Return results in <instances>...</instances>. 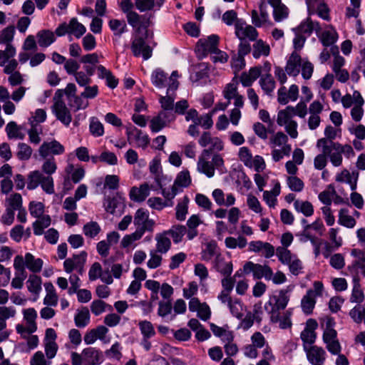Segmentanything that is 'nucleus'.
<instances>
[{
	"instance_id": "2f4dec72",
	"label": "nucleus",
	"mask_w": 365,
	"mask_h": 365,
	"mask_svg": "<svg viewBox=\"0 0 365 365\" xmlns=\"http://www.w3.org/2000/svg\"><path fill=\"white\" fill-rule=\"evenodd\" d=\"M338 223L347 228H353L356 225V220L349 215V210L346 208H341L339 212Z\"/></svg>"
},
{
	"instance_id": "6ab92c4d",
	"label": "nucleus",
	"mask_w": 365,
	"mask_h": 365,
	"mask_svg": "<svg viewBox=\"0 0 365 365\" xmlns=\"http://www.w3.org/2000/svg\"><path fill=\"white\" fill-rule=\"evenodd\" d=\"M322 339L326 349L331 354H339L341 351V346L337 338V333L323 334Z\"/></svg>"
},
{
	"instance_id": "052dcab7",
	"label": "nucleus",
	"mask_w": 365,
	"mask_h": 365,
	"mask_svg": "<svg viewBox=\"0 0 365 365\" xmlns=\"http://www.w3.org/2000/svg\"><path fill=\"white\" fill-rule=\"evenodd\" d=\"M15 34V28L14 26H9L0 32V43H10Z\"/></svg>"
},
{
	"instance_id": "f03ea898",
	"label": "nucleus",
	"mask_w": 365,
	"mask_h": 365,
	"mask_svg": "<svg viewBox=\"0 0 365 365\" xmlns=\"http://www.w3.org/2000/svg\"><path fill=\"white\" fill-rule=\"evenodd\" d=\"M39 185L47 194L54 193L53 179L51 175H44L39 170L31 172L28 176L27 188L34 190Z\"/></svg>"
},
{
	"instance_id": "a18cd8bd",
	"label": "nucleus",
	"mask_w": 365,
	"mask_h": 365,
	"mask_svg": "<svg viewBox=\"0 0 365 365\" xmlns=\"http://www.w3.org/2000/svg\"><path fill=\"white\" fill-rule=\"evenodd\" d=\"M276 255L279 261L286 265H287L295 256V255H293L287 248L284 247H278L276 249Z\"/></svg>"
},
{
	"instance_id": "dca6fc26",
	"label": "nucleus",
	"mask_w": 365,
	"mask_h": 365,
	"mask_svg": "<svg viewBox=\"0 0 365 365\" xmlns=\"http://www.w3.org/2000/svg\"><path fill=\"white\" fill-rule=\"evenodd\" d=\"M309 14H313L317 6V15L325 21L330 20L329 9L327 5L321 0H306Z\"/></svg>"
},
{
	"instance_id": "13d9d810",
	"label": "nucleus",
	"mask_w": 365,
	"mask_h": 365,
	"mask_svg": "<svg viewBox=\"0 0 365 365\" xmlns=\"http://www.w3.org/2000/svg\"><path fill=\"white\" fill-rule=\"evenodd\" d=\"M331 51L334 55V61L332 65V71L333 72L343 69L342 67L344 65L345 59L344 57L341 56L339 54V49L336 46H333L331 48Z\"/></svg>"
},
{
	"instance_id": "864d4df0",
	"label": "nucleus",
	"mask_w": 365,
	"mask_h": 365,
	"mask_svg": "<svg viewBox=\"0 0 365 365\" xmlns=\"http://www.w3.org/2000/svg\"><path fill=\"white\" fill-rule=\"evenodd\" d=\"M289 9L284 4H281L273 9V17L275 21L280 22L289 16Z\"/></svg>"
},
{
	"instance_id": "1a4fd4ad",
	"label": "nucleus",
	"mask_w": 365,
	"mask_h": 365,
	"mask_svg": "<svg viewBox=\"0 0 365 365\" xmlns=\"http://www.w3.org/2000/svg\"><path fill=\"white\" fill-rule=\"evenodd\" d=\"M145 36H140L136 34L131 43V50L133 55L136 57L142 56L144 60H148L152 56V48L146 44Z\"/></svg>"
},
{
	"instance_id": "e2e57ef3",
	"label": "nucleus",
	"mask_w": 365,
	"mask_h": 365,
	"mask_svg": "<svg viewBox=\"0 0 365 365\" xmlns=\"http://www.w3.org/2000/svg\"><path fill=\"white\" fill-rule=\"evenodd\" d=\"M121 350L120 344L115 342L111 346L110 349L106 351L105 354L108 358L119 361L122 357Z\"/></svg>"
},
{
	"instance_id": "aec40b11",
	"label": "nucleus",
	"mask_w": 365,
	"mask_h": 365,
	"mask_svg": "<svg viewBox=\"0 0 365 365\" xmlns=\"http://www.w3.org/2000/svg\"><path fill=\"white\" fill-rule=\"evenodd\" d=\"M358 178L359 173L357 171L350 173L346 169L343 170L336 175V181L349 184L352 191L356 189Z\"/></svg>"
},
{
	"instance_id": "5701e85b",
	"label": "nucleus",
	"mask_w": 365,
	"mask_h": 365,
	"mask_svg": "<svg viewBox=\"0 0 365 365\" xmlns=\"http://www.w3.org/2000/svg\"><path fill=\"white\" fill-rule=\"evenodd\" d=\"M150 194L148 184H142L139 187H133L130 191V197L134 202H143Z\"/></svg>"
},
{
	"instance_id": "c756f323",
	"label": "nucleus",
	"mask_w": 365,
	"mask_h": 365,
	"mask_svg": "<svg viewBox=\"0 0 365 365\" xmlns=\"http://www.w3.org/2000/svg\"><path fill=\"white\" fill-rule=\"evenodd\" d=\"M166 233L171 236L175 244H178L182 240L183 236L186 233L187 234V231L185 226L181 225H175L172 226L170 230H166Z\"/></svg>"
},
{
	"instance_id": "cd10ccee",
	"label": "nucleus",
	"mask_w": 365,
	"mask_h": 365,
	"mask_svg": "<svg viewBox=\"0 0 365 365\" xmlns=\"http://www.w3.org/2000/svg\"><path fill=\"white\" fill-rule=\"evenodd\" d=\"M259 83L264 92L271 96L276 86V82L270 73L262 74Z\"/></svg>"
},
{
	"instance_id": "39448f33",
	"label": "nucleus",
	"mask_w": 365,
	"mask_h": 365,
	"mask_svg": "<svg viewBox=\"0 0 365 365\" xmlns=\"http://www.w3.org/2000/svg\"><path fill=\"white\" fill-rule=\"evenodd\" d=\"M317 147L321 148L322 152L324 153L327 157H329L330 162L334 167H339L341 165L343 158L340 150V143L327 145L326 140H318Z\"/></svg>"
},
{
	"instance_id": "49530a36",
	"label": "nucleus",
	"mask_w": 365,
	"mask_h": 365,
	"mask_svg": "<svg viewBox=\"0 0 365 365\" xmlns=\"http://www.w3.org/2000/svg\"><path fill=\"white\" fill-rule=\"evenodd\" d=\"M31 128L28 130V135L29 142L34 145H38L41 143V138L40 134L42 133L41 128H38L37 124H34L33 121L31 122Z\"/></svg>"
},
{
	"instance_id": "bb28decb",
	"label": "nucleus",
	"mask_w": 365,
	"mask_h": 365,
	"mask_svg": "<svg viewBox=\"0 0 365 365\" xmlns=\"http://www.w3.org/2000/svg\"><path fill=\"white\" fill-rule=\"evenodd\" d=\"M328 29L320 34L318 37L324 46L333 45L338 38V34L332 26H328Z\"/></svg>"
},
{
	"instance_id": "9d476101",
	"label": "nucleus",
	"mask_w": 365,
	"mask_h": 365,
	"mask_svg": "<svg viewBox=\"0 0 365 365\" xmlns=\"http://www.w3.org/2000/svg\"><path fill=\"white\" fill-rule=\"evenodd\" d=\"M318 327L317 322L314 319H309L307 321L306 327L301 332L300 338L303 341L304 349L308 348L315 342L317 333L315 330Z\"/></svg>"
},
{
	"instance_id": "a878e982",
	"label": "nucleus",
	"mask_w": 365,
	"mask_h": 365,
	"mask_svg": "<svg viewBox=\"0 0 365 365\" xmlns=\"http://www.w3.org/2000/svg\"><path fill=\"white\" fill-rule=\"evenodd\" d=\"M315 294L312 289L307 290L306 294L302 297L301 301V307L302 311L306 314L312 313L313 309L315 306Z\"/></svg>"
},
{
	"instance_id": "e433bc0d",
	"label": "nucleus",
	"mask_w": 365,
	"mask_h": 365,
	"mask_svg": "<svg viewBox=\"0 0 365 365\" xmlns=\"http://www.w3.org/2000/svg\"><path fill=\"white\" fill-rule=\"evenodd\" d=\"M24 319L29 325L30 332H35L37 329L36 319L37 318V312L34 308L26 309L23 311Z\"/></svg>"
},
{
	"instance_id": "412c9836",
	"label": "nucleus",
	"mask_w": 365,
	"mask_h": 365,
	"mask_svg": "<svg viewBox=\"0 0 365 365\" xmlns=\"http://www.w3.org/2000/svg\"><path fill=\"white\" fill-rule=\"evenodd\" d=\"M214 268L223 276L229 277L232 272V262L226 261L221 255H217L214 261Z\"/></svg>"
},
{
	"instance_id": "4c0bfd02",
	"label": "nucleus",
	"mask_w": 365,
	"mask_h": 365,
	"mask_svg": "<svg viewBox=\"0 0 365 365\" xmlns=\"http://www.w3.org/2000/svg\"><path fill=\"white\" fill-rule=\"evenodd\" d=\"M75 324L79 328H83L87 326L90 322L89 311L86 307L78 310L74 317Z\"/></svg>"
},
{
	"instance_id": "4be33fe9",
	"label": "nucleus",
	"mask_w": 365,
	"mask_h": 365,
	"mask_svg": "<svg viewBox=\"0 0 365 365\" xmlns=\"http://www.w3.org/2000/svg\"><path fill=\"white\" fill-rule=\"evenodd\" d=\"M252 22L257 27H261L269 21V14L267 11V5L262 2L259 5V15L256 10L252 11Z\"/></svg>"
},
{
	"instance_id": "72a5a7b5",
	"label": "nucleus",
	"mask_w": 365,
	"mask_h": 365,
	"mask_svg": "<svg viewBox=\"0 0 365 365\" xmlns=\"http://www.w3.org/2000/svg\"><path fill=\"white\" fill-rule=\"evenodd\" d=\"M38 220L33 223L34 233L36 235H41L43 232V230L51 225V217L49 215H42L38 217Z\"/></svg>"
},
{
	"instance_id": "c03bdc74",
	"label": "nucleus",
	"mask_w": 365,
	"mask_h": 365,
	"mask_svg": "<svg viewBox=\"0 0 365 365\" xmlns=\"http://www.w3.org/2000/svg\"><path fill=\"white\" fill-rule=\"evenodd\" d=\"M138 327L143 338H152L155 335V331L152 323L147 320L140 321Z\"/></svg>"
},
{
	"instance_id": "0e129e2a",
	"label": "nucleus",
	"mask_w": 365,
	"mask_h": 365,
	"mask_svg": "<svg viewBox=\"0 0 365 365\" xmlns=\"http://www.w3.org/2000/svg\"><path fill=\"white\" fill-rule=\"evenodd\" d=\"M90 131L96 137L102 136L104 133L103 124L96 118H92L90 123Z\"/></svg>"
},
{
	"instance_id": "774afa93",
	"label": "nucleus",
	"mask_w": 365,
	"mask_h": 365,
	"mask_svg": "<svg viewBox=\"0 0 365 365\" xmlns=\"http://www.w3.org/2000/svg\"><path fill=\"white\" fill-rule=\"evenodd\" d=\"M349 316L357 324L362 322L365 324V307L360 309L354 307L349 312Z\"/></svg>"
},
{
	"instance_id": "f704fd0d",
	"label": "nucleus",
	"mask_w": 365,
	"mask_h": 365,
	"mask_svg": "<svg viewBox=\"0 0 365 365\" xmlns=\"http://www.w3.org/2000/svg\"><path fill=\"white\" fill-rule=\"evenodd\" d=\"M294 207L296 211L302 213L306 217H310L314 213V207L309 201L297 200L294 202Z\"/></svg>"
},
{
	"instance_id": "4468645a",
	"label": "nucleus",
	"mask_w": 365,
	"mask_h": 365,
	"mask_svg": "<svg viewBox=\"0 0 365 365\" xmlns=\"http://www.w3.org/2000/svg\"><path fill=\"white\" fill-rule=\"evenodd\" d=\"M249 250L255 253H260L265 258L272 257L275 252L273 245L269 242L260 240L250 242L249 243Z\"/></svg>"
},
{
	"instance_id": "8fccbe9b",
	"label": "nucleus",
	"mask_w": 365,
	"mask_h": 365,
	"mask_svg": "<svg viewBox=\"0 0 365 365\" xmlns=\"http://www.w3.org/2000/svg\"><path fill=\"white\" fill-rule=\"evenodd\" d=\"M189 199L187 196H185L183 199L179 202L176 206V219L180 221H183L187 213V204Z\"/></svg>"
},
{
	"instance_id": "09e8293b",
	"label": "nucleus",
	"mask_w": 365,
	"mask_h": 365,
	"mask_svg": "<svg viewBox=\"0 0 365 365\" xmlns=\"http://www.w3.org/2000/svg\"><path fill=\"white\" fill-rule=\"evenodd\" d=\"M30 292L38 294L41 289V278L37 275L31 274L26 282Z\"/></svg>"
},
{
	"instance_id": "69168bd1",
	"label": "nucleus",
	"mask_w": 365,
	"mask_h": 365,
	"mask_svg": "<svg viewBox=\"0 0 365 365\" xmlns=\"http://www.w3.org/2000/svg\"><path fill=\"white\" fill-rule=\"evenodd\" d=\"M112 309L111 306L108 305L102 300L98 299L92 302L91 304V310L95 316H98L106 311V308Z\"/></svg>"
},
{
	"instance_id": "393cba45",
	"label": "nucleus",
	"mask_w": 365,
	"mask_h": 365,
	"mask_svg": "<svg viewBox=\"0 0 365 365\" xmlns=\"http://www.w3.org/2000/svg\"><path fill=\"white\" fill-rule=\"evenodd\" d=\"M156 241V252L160 254H165L169 251L171 247V241L168 237V234L166 231L162 233H158L155 236Z\"/></svg>"
},
{
	"instance_id": "bf43d9fd",
	"label": "nucleus",
	"mask_w": 365,
	"mask_h": 365,
	"mask_svg": "<svg viewBox=\"0 0 365 365\" xmlns=\"http://www.w3.org/2000/svg\"><path fill=\"white\" fill-rule=\"evenodd\" d=\"M217 245L215 242H208L201 252V259L203 261H210L216 255Z\"/></svg>"
},
{
	"instance_id": "6e6d98bb",
	"label": "nucleus",
	"mask_w": 365,
	"mask_h": 365,
	"mask_svg": "<svg viewBox=\"0 0 365 365\" xmlns=\"http://www.w3.org/2000/svg\"><path fill=\"white\" fill-rule=\"evenodd\" d=\"M288 137L283 132H277L274 135H273L270 140V144L272 145V147H282L284 148L285 145H290L287 144Z\"/></svg>"
},
{
	"instance_id": "f3484780",
	"label": "nucleus",
	"mask_w": 365,
	"mask_h": 365,
	"mask_svg": "<svg viewBox=\"0 0 365 365\" xmlns=\"http://www.w3.org/2000/svg\"><path fill=\"white\" fill-rule=\"evenodd\" d=\"M304 350L310 364H324L326 351L323 348L317 346H311Z\"/></svg>"
},
{
	"instance_id": "423d86ee",
	"label": "nucleus",
	"mask_w": 365,
	"mask_h": 365,
	"mask_svg": "<svg viewBox=\"0 0 365 365\" xmlns=\"http://www.w3.org/2000/svg\"><path fill=\"white\" fill-rule=\"evenodd\" d=\"M87 252L81 251L78 255H73L71 257L66 259L63 262V268L66 273H71L76 270L78 274L82 275L84 273V267L87 259Z\"/></svg>"
},
{
	"instance_id": "a19ab883",
	"label": "nucleus",
	"mask_w": 365,
	"mask_h": 365,
	"mask_svg": "<svg viewBox=\"0 0 365 365\" xmlns=\"http://www.w3.org/2000/svg\"><path fill=\"white\" fill-rule=\"evenodd\" d=\"M269 51V45L265 44L262 40H258L253 45L252 55L255 58H259L261 56H267Z\"/></svg>"
},
{
	"instance_id": "4d7b16f0",
	"label": "nucleus",
	"mask_w": 365,
	"mask_h": 365,
	"mask_svg": "<svg viewBox=\"0 0 365 365\" xmlns=\"http://www.w3.org/2000/svg\"><path fill=\"white\" fill-rule=\"evenodd\" d=\"M147 203L150 207L157 210H161L165 207H171L173 205V202L168 203L167 202H164L160 197H158L149 198L147 201Z\"/></svg>"
},
{
	"instance_id": "de8ad7c7",
	"label": "nucleus",
	"mask_w": 365,
	"mask_h": 365,
	"mask_svg": "<svg viewBox=\"0 0 365 365\" xmlns=\"http://www.w3.org/2000/svg\"><path fill=\"white\" fill-rule=\"evenodd\" d=\"M101 228L96 222H89L84 225L83 227V234L90 238H94L101 232Z\"/></svg>"
},
{
	"instance_id": "338daca9",
	"label": "nucleus",
	"mask_w": 365,
	"mask_h": 365,
	"mask_svg": "<svg viewBox=\"0 0 365 365\" xmlns=\"http://www.w3.org/2000/svg\"><path fill=\"white\" fill-rule=\"evenodd\" d=\"M227 307L230 309V311L232 316L237 319H240L242 317V305L241 302L238 299H234Z\"/></svg>"
},
{
	"instance_id": "ea45409f",
	"label": "nucleus",
	"mask_w": 365,
	"mask_h": 365,
	"mask_svg": "<svg viewBox=\"0 0 365 365\" xmlns=\"http://www.w3.org/2000/svg\"><path fill=\"white\" fill-rule=\"evenodd\" d=\"M272 269L269 265L266 264H257L254 279H260L262 278H264L266 280L269 281L272 278Z\"/></svg>"
},
{
	"instance_id": "7ed1b4c3",
	"label": "nucleus",
	"mask_w": 365,
	"mask_h": 365,
	"mask_svg": "<svg viewBox=\"0 0 365 365\" xmlns=\"http://www.w3.org/2000/svg\"><path fill=\"white\" fill-rule=\"evenodd\" d=\"M288 293V289L280 290L278 294L274 295L269 299L268 305L271 307L270 309L267 304L265 305V309L272 314V322H277L279 320V311L286 308L289 300Z\"/></svg>"
},
{
	"instance_id": "f8f14e48",
	"label": "nucleus",
	"mask_w": 365,
	"mask_h": 365,
	"mask_svg": "<svg viewBox=\"0 0 365 365\" xmlns=\"http://www.w3.org/2000/svg\"><path fill=\"white\" fill-rule=\"evenodd\" d=\"M210 158V150H203L198 158L197 163V170L205 174L208 178H212L215 175V168L209 160Z\"/></svg>"
},
{
	"instance_id": "37998d69",
	"label": "nucleus",
	"mask_w": 365,
	"mask_h": 365,
	"mask_svg": "<svg viewBox=\"0 0 365 365\" xmlns=\"http://www.w3.org/2000/svg\"><path fill=\"white\" fill-rule=\"evenodd\" d=\"M6 132L10 139L18 138L22 140L24 138V134L21 133V128L14 121H11L6 125Z\"/></svg>"
},
{
	"instance_id": "f257e3e1",
	"label": "nucleus",
	"mask_w": 365,
	"mask_h": 365,
	"mask_svg": "<svg viewBox=\"0 0 365 365\" xmlns=\"http://www.w3.org/2000/svg\"><path fill=\"white\" fill-rule=\"evenodd\" d=\"M72 365H99L103 360L102 352L94 348L88 347L83 349L81 354L71 352Z\"/></svg>"
},
{
	"instance_id": "6e6552de",
	"label": "nucleus",
	"mask_w": 365,
	"mask_h": 365,
	"mask_svg": "<svg viewBox=\"0 0 365 365\" xmlns=\"http://www.w3.org/2000/svg\"><path fill=\"white\" fill-rule=\"evenodd\" d=\"M220 38L216 34H212L206 38H200L196 46V51L200 57H205L208 53H212L218 48Z\"/></svg>"
},
{
	"instance_id": "ddd939ff",
	"label": "nucleus",
	"mask_w": 365,
	"mask_h": 365,
	"mask_svg": "<svg viewBox=\"0 0 365 365\" xmlns=\"http://www.w3.org/2000/svg\"><path fill=\"white\" fill-rule=\"evenodd\" d=\"M42 158H46L50 154L54 155H61L65 152V148L58 141L53 140L51 142H43L38 150Z\"/></svg>"
},
{
	"instance_id": "a211bd4d",
	"label": "nucleus",
	"mask_w": 365,
	"mask_h": 365,
	"mask_svg": "<svg viewBox=\"0 0 365 365\" xmlns=\"http://www.w3.org/2000/svg\"><path fill=\"white\" fill-rule=\"evenodd\" d=\"M302 65V58L299 53L294 51L289 57L285 66V71L290 76L296 77L299 73Z\"/></svg>"
},
{
	"instance_id": "5fc2aeb1",
	"label": "nucleus",
	"mask_w": 365,
	"mask_h": 365,
	"mask_svg": "<svg viewBox=\"0 0 365 365\" xmlns=\"http://www.w3.org/2000/svg\"><path fill=\"white\" fill-rule=\"evenodd\" d=\"M32 148L30 145L24 143H19L18 144V152L16 155L21 160H29L32 155Z\"/></svg>"
},
{
	"instance_id": "603ef678",
	"label": "nucleus",
	"mask_w": 365,
	"mask_h": 365,
	"mask_svg": "<svg viewBox=\"0 0 365 365\" xmlns=\"http://www.w3.org/2000/svg\"><path fill=\"white\" fill-rule=\"evenodd\" d=\"M45 161L41 165L42 173L47 175H52L57 170V165L53 157L44 158Z\"/></svg>"
},
{
	"instance_id": "79ce46f5",
	"label": "nucleus",
	"mask_w": 365,
	"mask_h": 365,
	"mask_svg": "<svg viewBox=\"0 0 365 365\" xmlns=\"http://www.w3.org/2000/svg\"><path fill=\"white\" fill-rule=\"evenodd\" d=\"M150 172L154 175V180L159 187H162V169L160 160H153L149 165Z\"/></svg>"
},
{
	"instance_id": "c9c22d12",
	"label": "nucleus",
	"mask_w": 365,
	"mask_h": 365,
	"mask_svg": "<svg viewBox=\"0 0 365 365\" xmlns=\"http://www.w3.org/2000/svg\"><path fill=\"white\" fill-rule=\"evenodd\" d=\"M168 80L166 73L160 68H157L152 73L151 81L153 84L159 88L165 86Z\"/></svg>"
},
{
	"instance_id": "20e7f679",
	"label": "nucleus",
	"mask_w": 365,
	"mask_h": 365,
	"mask_svg": "<svg viewBox=\"0 0 365 365\" xmlns=\"http://www.w3.org/2000/svg\"><path fill=\"white\" fill-rule=\"evenodd\" d=\"M133 224L136 227L135 231L143 237L146 232H153L155 222L153 219L149 218L148 210L139 208L135 213Z\"/></svg>"
},
{
	"instance_id": "680f3d73",
	"label": "nucleus",
	"mask_w": 365,
	"mask_h": 365,
	"mask_svg": "<svg viewBox=\"0 0 365 365\" xmlns=\"http://www.w3.org/2000/svg\"><path fill=\"white\" fill-rule=\"evenodd\" d=\"M191 182L190 173L187 170L179 173L175 180L174 185L178 187H187Z\"/></svg>"
},
{
	"instance_id": "b1692460",
	"label": "nucleus",
	"mask_w": 365,
	"mask_h": 365,
	"mask_svg": "<svg viewBox=\"0 0 365 365\" xmlns=\"http://www.w3.org/2000/svg\"><path fill=\"white\" fill-rule=\"evenodd\" d=\"M108 26L113 33L114 41H118L122 34L128 31L127 25L124 20L110 19L108 21Z\"/></svg>"
},
{
	"instance_id": "2eb2a0df",
	"label": "nucleus",
	"mask_w": 365,
	"mask_h": 365,
	"mask_svg": "<svg viewBox=\"0 0 365 365\" xmlns=\"http://www.w3.org/2000/svg\"><path fill=\"white\" fill-rule=\"evenodd\" d=\"M103 205L108 212L114 214L116 211L120 212L124 209L125 198L120 192H116L113 197L106 198Z\"/></svg>"
},
{
	"instance_id": "9b49d317",
	"label": "nucleus",
	"mask_w": 365,
	"mask_h": 365,
	"mask_svg": "<svg viewBox=\"0 0 365 365\" xmlns=\"http://www.w3.org/2000/svg\"><path fill=\"white\" fill-rule=\"evenodd\" d=\"M52 113L56 119L68 127L72 121V115L70 109L63 101L56 102L51 106Z\"/></svg>"
},
{
	"instance_id": "58836bf2",
	"label": "nucleus",
	"mask_w": 365,
	"mask_h": 365,
	"mask_svg": "<svg viewBox=\"0 0 365 365\" xmlns=\"http://www.w3.org/2000/svg\"><path fill=\"white\" fill-rule=\"evenodd\" d=\"M199 217L196 215H192L187 221V225L188 227L187 238L188 240H192L197 235V231L196 228L201 223Z\"/></svg>"
},
{
	"instance_id": "473e14b6",
	"label": "nucleus",
	"mask_w": 365,
	"mask_h": 365,
	"mask_svg": "<svg viewBox=\"0 0 365 365\" xmlns=\"http://www.w3.org/2000/svg\"><path fill=\"white\" fill-rule=\"evenodd\" d=\"M353 289L350 297V301L353 303H361L364 298V295L359 284V276H353Z\"/></svg>"
},
{
	"instance_id": "c85d7f7f",
	"label": "nucleus",
	"mask_w": 365,
	"mask_h": 365,
	"mask_svg": "<svg viewBox=\"0 0 365 365\" xmlns=\"http://www.w3.org/2000/svg\"><path fill=\"white\" fill-rule=\"evenodd\" d=\"M25 264L30 271L37 273L42 269L43 260L40 258L36 259L32 254L28 252L25 255Z\"/></svg>"
},
{
	"instance_id": "0eeeda50",
	"label": "nucleus",
	"mask_w": 365,
	"mask_h": 365,
	"mask_svg": "<svg viewBox=\"0 0 365 365\" xmlns=\"http://www.w3.org/2000/svg\"><path fill=\"white\" fill-rule=\"evenodd\" d=\"M235 34L236 36L240 41H245L246 39L254 41L257 40L258 36V32L256 29L246 24V22L242 20H237L235 24Z\"/></svg>"
},
{
	"instance_id": "3c124183",
	"label": "nucleus",
	"mask_w": 365,
	"mask_h": 365,
	"mask_svg": "<svg viewBox=\"0 0 365 365\" xmlns=\"http://www.w3.org/2000/svg\"><path fill=\"white\" fill-rule=\"evenodd\" d=\"M70 32L73 34L76 38H80L86 31V27L79 23L76 18H73L69 21Z\"/></svg>"
},
{
	"instance_id": "7c9ffc66",
	"label": "nucleus",
	"mask_w": 365,
	"mask_h": 365,
	"mask_svg": "<svg viewBox=\"0 0 365 365\" xmlns=\"http://www.w3.org/2000/svg\"><path fill=\"white\" fill-rule=\"evenodd\" d=\"M36 36L41 47H48L56 40L54 34L49 30H41L37 33Z\"/></svg>"
}]
</instances>
